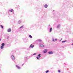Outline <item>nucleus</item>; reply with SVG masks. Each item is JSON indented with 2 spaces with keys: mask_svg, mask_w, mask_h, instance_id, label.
<instances>
[{
  "mask_svg": "<svg viewBox=\"0 0 73 73\" xmlns=\"http://www.w3.org/2000/svg\"><path fill=\"white\" fill-rule=\"evenodd\" d=\"M66 40L64 41H62V43H64V42H66Z\"/></svg>",
  "mask_w": 73,
  "mask_h": 73,
  "instance_id": "nucleus-11",
  "label": "nucleus"
},
{
  "mask_svg": "<svg viewBox=\"0 0 73 73\" xmlns=\"http://www.w3.org/2000/svg\"><path fill=\"white\" fill-rule=\"evenodd\" d=\"M1 39H0V41H1Z\"/></svg>",
  "mask_w": 73,
  "mask_h": 73,
  "instance_id": "nucleus-27",
  "label": "nucleus"
},
{
  "mask_svg": "<svg viewBox=\"0 0 73 73\" xmlns=\"http://www.w3.org/2000/svg\"><path fill=\"white\" fill-rule=\"evenodd\" d=\"M22 28H23V26H22L20 28V29Z\"/></svg>",
  "mask_w": 73,
  "mask_h": 73,
  "instance_id": "nucleus-16",
  "label": "nucleus"
},
{
  "mask_svg": "<svg viewBox=\"0 0 73 73\" xmlns=\"http://www.w3.org/2000/svg\"><path fill=\"white\" fill-rule=\"evenodd\" d=\"M58 72H59V73H60V72H61V71L60 70H58Z\"/></svg>",
  "mask_w": 73,
  "mask_h": 73,
  "instance_id": "nucleus-15",
  "label": "nucleus"
},
{
  "mask_svg": "<svg viewBox=\"0 0 73 73\" xmlns=\"http://www.w3.org/2000/svg\"><path fill=\"white\" fill-rule=\"evenodd\" d=\"M40 47H44V45H42V44L40 45Z\"/></svg>",
  "mask_w": 73,
  "mask_h": 73,
  "instance_id": "nucleus-9",
  "label": "nucleus"
},
{
  "mask_svg": "<svg viewBox=\"0 0 73 73\" xmlns=\"http://www.w3.org/2000/svg\"><path fill=\"white\" fill-rule=\"evenodd\" d=\"M7 31L8 32H10L11 31V30L10 29H8Z\"/></svg>",
  "mask_w": 73,
  "mask_h": 73,
  "instance_id": "nucleus-5",
  "label": "nucleus"
},
{
  "mask_svg": "<svg viewBox=\"0 0 73 73\" xmlns=\"http://www.w3.org/2000/svg\"><path fill=\"white\" fill-rule=\"evenodd\" d=\"M49 72V70H47L46 71V73H48V72Z\"/></svg>",
  "mask_w": 73,
  "mask_h": 73,
  "instance_id": "nucleus-13",
  "label": "nucleus"
},
{
  "mask_svg": "<svg viewBox=\"0 0 73 73\" xmlns=\"http://www.w3.org/2000/svg\"><path fill=\"white\" fill-rule=\"evenodd\" d=\"M49 54H53V52H48Z\"/></svg>",
  "mask_w": 73,
  "mask_h": 73,
  "instance_id": "nucleus-6",
  "label": "nucleus"
},
{
  "mask_svg": "<svg viewBox=\"0 0 73 73\" xmlns=\"http://www.w3.org/2000/svg\"><path fill=\"white\" fill-rule=\"evenodd\" d=\"M1 27L2 28V29H3V26L2 25H1Z\"/></svg>",
  "mask_w": 73,
  "mask_h": 73,
  "instance_id": "nucleus-14",
  "label": "nucleus"
},
{
  "mask_svg": "<svg viewBox=\"0 0 73 73\" xmlns=\"http://www.w3.org/2000/svg\"><path fill=\"white\" fill-rule=\"evenodd\" d=\"M55 41H57V39H55Z\"/></svg>",
  "mask_w": 73,
  "mask_h": 73,
  "instance_id": "nucleus-25",
  "label": "nucleus"
},
{
  "mask_svg": "<svg viewBox=\"0 0 73 73\" xmlns=\"http://www.w3.org/2000/svg\"><path fill=\"white\" fill-rule=\"evenodd\" d=\"M38 56H41V54H38Z\"/></svg>",
  "mask_w": 73,
  "mask_h": 73,
  "instance_id": "nucleus-20",
  "label": "nucleus"
},
{
  "mask_svg": "<svg viewBox=\"0 0 73 73\" xmlns=\"http://www.w3.org/2000/svg\"><path fill=\"white\" fill-rule=\"evenodd\" d=\"M29 37H30V38H32V36L31 35H29Z\"/></svg>",
  "mask_w": 73,
  "mask_h": 73,
  "instance_id": "nucleus-10",
  "label": "nucleus"
},
{
  "mask_svg": "<svg viewBox=\"0 0 73 73\" xmlns=\"http://www.w3.org/2000/svg\"><path fill=\"white\" fill-rule=\"evenodd\" d=\"M36 58L37 59V60H39V58H38V57H36Z\"/></svg>",
  "mask_w": 73,
  "mask_h": 73,
  "instance_id": "nucleus-18",
  "label": "nucleus"
},
{
  "mask_svg": "<svg viewBox=\"0 0 73 73\" xmlns=\"http://www.w3.org/2000/svg\"><path fill=\"white\" fill-rule=\"evenodd\" d=\"M47 49H46L43 51L44 53H46L47 52Z\"/></svg>",
  "mask_w": 73,
  "mask_h": 73,
  "instance_id": "nucleus-4",
  "label": "nucleus"
},
{
  "mask_svg": "<svg viewBox=\"0 0 73 73\" xmlns=\"http://www.w3.org/2000/svg\"><path fill=\"white\" fill-rule=\"evenodd\" d=\"M40 57H41V56H39L38 57V58H40Z\"/></svg>",
  "mask_w": 73,
  "mask_h": 73,
  "instance_id": "nucleus-24",
  "label": "nucleus"
},
{
  "mask_svg": "<svg viewBox=\"0 0 73 73\" xmlns=\"http://www.w3.org/2000/svg\"><path fill=\"white\" fill-rule=\"evenodd\" d=\"M11 10H12V11H13V9H11Z\"/></svg>",
  "mask_w": 73,
  "mask_h": 73,
  "instance_id": "nucleus-26",
  "label": "nucleus"
},
{
  "mask_svg": "<svg viewBox=\"0 0 73 73\" xmlns=\"http://www.w3.org/2000/svg\"><path fill=\"white\" fill-rule=\"evenodd\" d=\"M34 47V45H33L32 44H31L30 46V48H33Z\"/></svg>",
  "mask_w": 73,
  "mask_h": 73,
  "instance_id": "nucleus-3",
  "label": "nucleus"
},
{
  "mask_svg": "<svg viewBox=\"0 0 73 73\" xmlns=\"http://www.w3.org/2000/svg\"><path fill=\"white\" fill-rule=\"evenodd\" d=\"M72 45H73V43L72 44Z\"/></svg>",
  "mask_w": 73,
  "mask_h": 73,
  "instance_id": "nucleus-28",
  "label": "nucleus"
},
{
  "mask_svg": "<svg viewBox=\"0 0 73 73\" xmlns=\"http://www.w3.org/2000/svg\"><path fill=\"white\" fill-rule=\"evenodd\" d=\"M35 54H36L35 53L33 54V56H34V55H35Z\"/></svg>",
  "mask_w": 73,
  "mask_h": 73,
  "instance_id": "nucleus-23",
  "label": "nucleus"
},
{
  "mask_svg": "<svg viewBox=\"0 0 73 73\" xmlns=\"http://www.w3.org/2000/svg\"><path fill=\"white\" fill-rule=\"evenodd\" d=\"M18 24H20V23H21V22H20V21H19V22H18Z\"/></svg>",
  "mask_w": 73,
  "mask_h": 73,
  "instance_id": "nucleus-17",
  "label": "nucleus"
},
{
  "mask_svg": "<svg viewBox=\"0 0 73 73\" xmlns=\"http://www.w3.org/2000/svg\"><path fill=\"white\" fill-rule=\"evenodd\" d=\"M45 8H48V5H44Z\"/></svg>",
  "mask_w": 73,
  "mask_h": 73,
  "instance_id": "nucleus-7",
  "label": "nucleus"
},
{
  "mask_svg": "<svg viewBox=\"0 0 73 73\" xmlns=\"http://www.w3.org/2000/svg\"><path fill=\"white\" fill-rule=\"evenodd\" d=\"M11 58H12V60H15V56L13 55H12L11 56Z\"/></svg>",
  "mask_w": 73,
  "mask_h": 73,
  "instance_id": "nucleus-2",
  "label": "nucleus"
},
{
  "mask_svg": "<svg viewBox=\"0 0 73 73\" xmlns=\"http://www.w3.org/2000/svg\"><path fill=\"white\" fill-rule=\"evenodd\" d=\"M52 41H54V39H53Z\"/></svg>",
  "mask_w": 73,
  "mask_h": 73,
  "instance_id": "nucleus-21",
  "label": "nucleus"
},
{
  "mask_svg": "<svg viewBox=\"0 0 73 73\" xmlns=\"http://www.w3.org/2000/svg\"><path fill=\"white\" fill-rule=\"evenodd\" d=\"M50 32H52V27H51L50 29Z\"/></svg>",
  "mask_w": 73,
  "mask_h": 73,
  "instance_id": "nucleus-12",
  "label": "nucleus"
},
{
  "mask_svg": "<svg viewBox=\"0 0 73 73\" xmlns=\"http://www.w3.org/2000/svg\"><path fill=\"white\" fill-rule=\"evenodd\" d=\"M5 45V44L4 43L1 44V49H3L4 48V46Z\"/></svg>",
  "mask_w": 73,
  "mask_h": 73,
  "instance_id": "nucleus-1",
  "label": "nucleus"
},
{
  "mask_svg": "<svg viewBox=\"0 0 73 73\" xmlns=\"http://www.w3.org/2000/svg\"><path fill=\"white\" fill-rule=\"evenodd\" d=\"M16 67H17V68H18V69H20V67H19V66H17V65H16Z\"/></svg>",
  "mask_w": 73,
  "mask_h": 73,
  "instance_id": "nucleus-8",
  "label": "nucleus"
},
{
  "mask_svg": "<svg viewBox=\"0 0 73 73\" xmlns=\"http://www.w3.org/2000/svg\"><path fill=\"white\" fill-rule=\"evenodd\" d=\"M9 11L10 12H12V10H10Z\"/></svg>",
  "mask_w": 73,
  "mask_h": 73,
  "instance_id": "nucleus-22",
  "label": "nucleus"
},
{
  "mask_svg": "<svg viewBox=\"0 0 73 73\" xmlns=\"http://www.w3.org/2000/svg\"><path fill=\"white\" fill-rule=\"evenodd\" d=\"M39 40V41H40V42L42 41V40Z\"/></svg>",
  "mask_w": 73,
  "mask_h": 73,
  "instance_id": "nucleus-19",
  "label": "nucleus"
}]
</instances>
